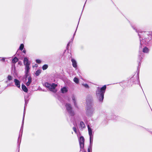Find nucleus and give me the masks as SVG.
Masks as SVG:
<instances>
[{"mask_svg": "<svg viewBox=\"0 0 152 152\" xmlns=\"http://www.w3.org/2000/svg\"><path fill=\"white\" fill-rule=\"evenodd\" d=\"M106 88V85H104L101 88L98 87L96 92V95L99 101L102 102L104 98V94Z\"/></svg>", "mask_w": 152, "mask_h": 152, "instance_id": "1", "label": "nucleus"}, {"mask_svg": "<svg viewBox=\"0 0 152 152\" xmlns=\"http://www.w3.org/2000/svg\"><path fill=\"white\" fill-rule=\"evenodd\" d=\"M88 133L90 136V145L88 149V152H91V147L92 146V142L93 140V133L92 132V129L91 127H90L89 125L87 126Z\"/></svg>", "mask_w": 152, "mask_h": 152, "instance_id": "2", "label": "nucleus"}, {"mask_svg": "<svg viewBox=\"0 0 152 152\" xmlns=\"http://www.w3.org/2000/svg\"><path fill=\"white\" fill-rule=\"evenodd\" d=\"M87 106L86 115L88 117H91L93 115L94 113V110L91 104L89 105L88 104Z\"/></svg>", "mask_w": 152, "mask_h": 152, "instance_id": "3", "label": "nucleus"}, {"mask_svg": "<svg viewBox=\"0 0 152 152\" xmlns=\"http://www.w3.org/2000/svg\"><path fill=\"white\" fill-rule=\"evenodd\" d=\"M23 62L24 65L25 66V72H29V70L30 69L29 67L30 64L27 58L25 57L24 58Z\"/></svg>", "mask_w": 152, "mask_h": 152, "instance_id": "4", "label": "nucleus"}, {"mask_svg": "<svg viewBox=\"0 0 152 152\" xmlns=\"http://www.w3.org/2000/svg\"><path fill=\"white\" fill-rule=\"evenodd\" d=\"M79 142L80 148H83L84 146V139L83 137L81 136L80 137Z\"/></svg>", "mask_w": 152, "mask_h": 152, "instance_id": "5", "label": "nucleus"}, {"mask_svg": "<svg viewBox=\"0 0 152 152\" xmlns=\"http://www.w3.org/2000/svg\"><path fill=\"white\" fill-rule=\"evenodd\" d=\"M57 86V84H55L54 83H53L51 85L50 84L49 89L50 91H53L54 92H56V91H55L54 89H55L56 87Z\"/></svg>", "mask_w": 152, "mask_h": 152, "instance_id": "6", "label": "nucleus"}, {"mask_svg": "<svg viewBox=\"0 0 152 152\" xmlns=\"http://www.w3.org/2000/svg\"><path fill=\"white\" fill-rule=\"evenodd\" d=\"M15 85L18 88H20V81L17 79H15L14 80Z\"/></svg>", "mask_w": 152, "mask_h": 152, "instance_id": "7", "label": "nucleus"}, {"mask_svg": "<svg viewBox=\"0 0 152 152\" xmlns=\"http://www.w3.org/2000/svg\"><path fill=\"white\" fill-rule=\"evenodd\" d=\"M66 109L68 111L72 109L71 105L69 103H67L65 105Z\"/></svg>", "mask_w": 152, "mask_h": 152, "instance_id": "8", "label": "nucleus"}, {"mask_svg": "<svg viewBox=\"0 0 152 152\" xmlns=\"http://www.w3.org/2000/svg\"><path fill=\"white\" fill-rule=\"evenodd\" d=\"M71 61L72 62L73 66L74 68L76 67L77 66V63L75 59L73 58H72L71 59Z\"/></svg>", "mask_w": 152, "mask_h": 152, "instance_id": "9", "label": "nucleus"}, {"mask_svg": "<svg viewBox=\"0 0 152 152\" xmlns=\"http://www.w3.org/2000/svg\"><path fill=\"white\" fill-rule=\"evenodd\" d=\"M22 88V90L25 92H27L28 91V89L26 86L23 84L21 86Z\"/></svg>", "mask_w": 152, "mask_h": 152, "instance_id": "10", "label": "nucleus"}, {"mask_svg": "<svg viewBox=\"0 0 152 152\" xmlns=\"http://www.w3.org/2000/svg\"><path fill=\"white\" fill-rule=\"evenodd\" d=\"M32 82V78L31 76L28 78V81L26 83V84L27 86H29Z\"/></svg>", "mask_w": 152, "mask_h": 152, "instance_id": "11", "label": "nucleus"}, {"mask_svg": "<svg viewBox=\"0 0 152 152\" xmlns=\"http://www.w3.org/2000/svg\"><path fill=\"white\" fill-rule=\"evenodd\" d=\"M85 126V125L84 122L83 121H81L80 122V126H79V127L80 128H81L82 129L83 128H84Z\"/></svg>", "mask_w": 152, "mask_h": 152, "instance_id": "12", "label": "nucleus"}, {"mask_svg": "<svg viewBox=\"0 0 152 152\" xmlns=\"http://www.w3.org/2000/svg\"><path fill=\"white\" fill-rule=\"evenodd\" d=\"M18 61V59L16 57H15L12 60V62L14 64H15Z\"/></svg>", "mask_w": 152, "mask_h": 152, "instance_id": "13", "label": "nucleus"}, {"mask_svg": "<svg viewBox=\"0 0 152 152\" xmlns=\"http://www.w3.org/2000/svg\"><path fill=\"white\" fill-rule=\"evenodd\" d=\"M61 92L63 93H64L65 92H66L67 91V90L66 87H63L61 89Z\"/></svg>", "mask_w": 152, "mask_h": 152, "instance_id": "14", "label": "nucleus"}, {"mask_svg": "<svg viewBox=\"0 0 152 152\" xmlns=\"http://www.w3.org/2000/svg\"><path fill=\"white\" fill-rule=\"evenodd\" d=\"M149 51V49L146 47L144 48L142 50L143 52L145 53H148V52Z\"/></svg>", "mask_w": 152, "mask_h": 152, "instance_id": "15", "label": "nucleus"}, {"mask_svg": "<svg viewBox=\"0 0 152 152\" xmlns=\"http://www.w3.org/2000/svg\"><path fill=\"white\" fill-rule=\"evenodd\" d=\"M41 70L39 69L36 71L35 74L36 76H38L41 73Z\"/></svg>", "mask_w": 152, "mask_h": 152, "instance_id": "16", "label": "nucleus"}, {"mask_svg": "<svg viewBox=\"0 0 152 152\" xmlns=\"http://www.w3.org/2000/svg\"><path fill=\"white\" fill-rule=\"evenodd\" d=\"M72 100L74 102V104L76 107H77V104L76 103V101L75 100V98L74 96H73L72 97Z\"/></svg>", "mask_w": 152, "mask_h": 152, "instance_id": "17", "label": "nucleus"}, {"mask_svg": "<svg viewBox=\"0 0 152 152\" xmlns=\"http://www.w3.org/2000/svg\"><path fill=\"white\" fill-rule=\"evenodd\" d=\"M68 112L71 116H74L75 115L74 112V111L72 110V109Z\"/></svg>", "mask_w": 152, "mask_h": 152, "instance_id": "18", "label": "nucleus"}, {"mask_svg": "<svg viewBox=\"0 0 152 152\" xmlns=\"http://www.w3.org/2000/svg\"><path fill=\"white\" fill-rule=\"evenodd\" d=\"M74 81L75 83H76L77 84L79 82L78 79L76 77H75L74 78Z\"/></svg>", "mask_w": 152, "mask_h": 152, "instance_id": "19", "label": "nucleus"}, {"mask_svg": "<svg viewBox=\"0 0 152 152\" xmlns=\"http://www.w3.org/2000/svg\"><path fill=\"white\" fill-rule=\"evenodd\" d=\"M48 65L47 64L44 65L42 67V69L43 70H45L47 69L48 68Z\"/></svg>", "mask_w": 152, "mask_h": 152, "instance_id": "20", "label": "nucleus"}, {"mask_svg": "<svg viewBox=\"0 0 152 152\" xmlns=\"http://www.w3.org/2000/svg\"><path fill=\"white\" fill-rule=\"evenodd\" d=\"M24 47V45L23 44H21L20 46L19 49L21 50H22L23 49Z\"/></svg>", "mask_w": 152, "mask_h": 152, "instance_id": "21", "label": "nucleus"}, {"mask_svg": "<svg viewBox=\"0 0 152 152\" xmlns=\"http://www.w3.org/2000/svg\"><path fill=\"white\" fill-rule=\"evenodd\" d=\"M7 78L8 80L10 81L12 80V77L11 75H9L8 76Z\"/></svg>", "mask_w": 152, "mask_h": 152, "instance_id": "22", "label": "nucleus"}, {"mask_svg": "<svg viewBox=\"0 0 152 152\" xmlns=\"http://www.w3.org/2000/svg\"><path fill=\"white\" fill-rule=\"evenodd\" d=\"M50 84H49V83H45V86L48 88H49L50 87Z\"/></svg>", "mask_w": 152, "mask_h": 152, "instance_id": "23", "label": "nucleus"}, {"mask_svg": "<svg viewBox=\"0 0 152 152\" xmlns=\"http://www.w3.org/2000/svg\"><path fill=\"white\" fill-rule=\"evenodd\" d=\"M29 72H25V76L26 78L29 76Z\"/></svg>", "mask_w": 152, "mask_h": 152, "instance_id": "24", "label": "nucleus"}, {"mask_svg": "<svg viewBox=\"0 0 152 152\" xmlns=\"http://www.w3.org/2000/svg\"><path fill=\"white\" fill-rule=\"evenodd\" d=\"M36 62L39 64H40L41 63V61L39 59H37L36 60Z\"/></svg>", "mask_w": 152, "mask_h": 152, "instance_id": "25", "label": "nucleus"}, {"mask_svg": "<svg viewBox=\"0 0 152 152\" xmlns=\"http://www.w3.org/2000/svg\"><path fill=\"white\" fill-rule=\"evenodd\" d=\"M73 129L74 131L75 132V133H77V131H76L77 129H76V128L75 127H74L73 128Z\"/></svg>", "mask_w": 152, "mask_h": 152, "instance_id": "26", "label": "nucleus"}, {"mask_svg": "<svg viewBox=\"0 0 152 152\" xmlns=\"http://www.w3.org/2000/svg\"><path fill=\"white\" fill-rule=\"evenodd\" d=\"M38 65L37 64H35L34 66H33V67H37V66Z\"/></svg>", "mask_w": 152, "mask_h": 152, "instance_id": "27", "label": "nucleus"}, {"mask_svg": "<svg viewBox=\"0 0 152 152\" xmlns=\"http://www.w3.org/2000/svg\"><path fill=\"white\" fill-rule=\"evenodd\" d=\"M86 88H89V87L86 84Z\"/></svg>", "mask_w": 152, "mask_h": 152, "instance_id": "28", "label": "nucleus"}, {"mask_svg": "<svg viewBox=\"0 0 152 152\" xmlns=\"http://www.w3.org/2000/svg\"><path fill=\"white\" fill-rule=\"evenodd\" d=\"M69 45V42L67 45V46L68 47Z\"/></svg>", "mask_w": 152, "mask_h": 152, "instance_id": "29", "label": "nucleus"}, {"mask_svg": "<svg viewBox=\"0 0 152 152\" xmlns=\"http://www.w3.org/2000/svg\"><path fill=\"white\" fill-rule=\"evenodd\" d=\"M23 53H26V50H23Z\"/></svg>", "mask_w": 152, "mask_h": 152, "instance_id": "30", "label": "nucleus"}, {"mask_svg": "<svg viewBox=\"0 0 152 152\" xmlns=\"http://www.w3.org/2000/svg\"><path fill=\"white\" fill-rule=\"evenodd\" d=\"M83 85L85 86L86 87V84H84Z\"/></svg>", "mask_w": 152, "mask_h": 152, "instance_id": "31", "label": "nucleus"}, {"mask_svg": "<svg viewBox=\"0 0 152 152\" xmlns=\"http://www.w3.org/2000/svg\"><path fill=\"white\" fill-rule=\"evenodd\" d=\"M84 152H86V151H84Z\"/></svg>", "mask_w": 152, "mask_h": 152, "instance_id": "32", "label": "nucleus"}]
</instances>
